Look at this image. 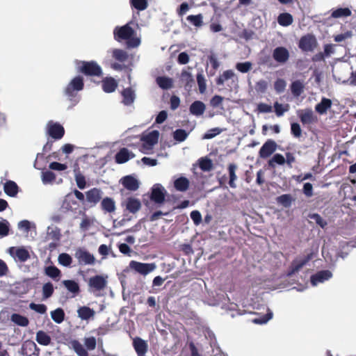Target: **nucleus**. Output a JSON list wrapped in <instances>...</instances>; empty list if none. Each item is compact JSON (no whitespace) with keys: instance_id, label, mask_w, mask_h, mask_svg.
Returning <instances> with one entry per match:
<instances>
[{"instance_id":"obj_9","label":"nucleus","mask_w":356,"mask_h":356,"mask_svg":"<svg viewBox=\"0 0 356 356\" xmlns=\"http://www.w3.org/2000/svg\"><path fill=\"white\" fill-rule=\"evenodd\" d=\"M166 191L159 184H154L151 189L150 200L159 207L163 204L165 200Z\"/></svg>"},{"instance_id":"obj_8","label":"nucleus","mask_w":356,"mask_h":356,"mask_svg":"<svg viewBox=\"0 0 356 356\" xmlns=\"http://www.w3.org/2000/svg\"><path fill=\"white\" fill-rule=\"evenodd\" d=\"M316 37L311 33L302 36L299 40L298 47L303 51H313L317 47Z\"/></svg>"},{"instance_id":"obj_31","label":"nucleus","mask_w":356,"mask_h":356,"mask_svg":"<svg viewBox=\"0 0 356 356\" xmlns=\"http://www.w3.org/2000/svg\"><path fill=\"white\" fill-rule=\"evenodd\" d=\"M205 108V105L202 102L195 101L190 106L189 110L191 114L199 116L204 113Z\"/></svg>"},{"instance_id":"obj_37","label":"nucleus","mask_w":356,"mask_h":356,"mask_svg":"<svg viewBox=\"0 0 356 356\" xmlns=\"http://www.w3.org/2000/svg\"><path fill=\"white\" fill-rule=\"evenodd\" d=\"M293 17L288 13H283L280 14L277 17V22L282 26H288L293 23Z\"/></svg>"},{"instance_id":"obj_16","label":"nucleus","mask_w":356,"mask_h":356,"mask_svg":"<svg viewBox=\"0 0 356 356\" xmlns=\"http://www.w3.org/2000/svg\"><path fill=\"white\" fill-rule=\"evenodd\" d=\"M231 79L232 83L234 85H237L238 83V77L236 76L233 70H227L223 72L222 74H220L216 80V83L218 86H222L225 81Z\"/></svg>"},{"instance_id":"obj_20","label":"nucleus","mask_w":356,"mask_h":356,"mask_svg":"<svg viewBox=\"0 0 356 356\" xmlns=\"http://www.w3.org/2000/svg\"><path fill=\"white\" fill-rule=\"evenodd\" d=\"M133 346L138 355H145L148 350L147 343L140 337L134 339Z\"/></svg>"},{"instance_id":"obj_41","label":"nucleus","mask_w":356,"mask_h":356,"mask_svg":"<svg viewBox=\"0 0 356 356\" xmlns=\"http://www.w3.org/2000/svg\"><path fill=\"white\" fill-rule=\"evenodd\" d=\"M199 167L204 172H209L213 169L212 161L207 157H202L199 159Z\"/></svg>"},{"instance_id":"obj_17","label":"nucleus","mask_w":356,"mask_h":356,"mask_svg":"<svg viewBox=\"0 0 356 356\" xmlns=\"http://www.w3.org/2000/svg\"><path fill=\"white\" fill-rule=\"evenodd\" d=\"M273 57L277 62L284 63L289 60V52L286 48L278 47L273 50Z\"/></svg>"},{"instance_id":"obj_35","label":"nucleus","mask_w":356,"mask_h":356,"mask_svg":"<svg viewBox=\"0 0 356 356\" xmlns=\"http://www.w3.org/2000/svg\"><path fill=\"white\" fill-rule=\"evenodd\" d=\"M159 137V132L156 130H154L146 136H143L142 140L152 147L158 143Z\"/></svg>"},{"instance_id":"obj_11","label":"nucleus","mask_w":356,"mask_h":356,"mask_svg":"<svg viewBox=\"0 0 356 356\" xmlns=\"http://www.w3.org/2000/svg\"><path fill=\"white\" fill-rule=\"evenodd\" d=\"M102 195V191L99 188H92L86 192V202L92 207L101 200Z\"/></svg>"},{"instance_id":"obj_59","label":"nucleus","mask_w":356,"mask_h":356,"mask_svg":"<svg viewBox=\"0 0 356 356\" xmlns=\"http://www.w3.org/2000/svg\"><path fill=\"white\" fill-rule=\"evenodd\" d=\"M286 81L282 79H277L274 83V88L277 93L284 92L286 88Z\"/></svg>"},{"instance_id":"obj_32","label":"nucleus","mask_w":356,"mask_h":356,"mask_svg":"<svg viewBox=\"0 0 356 356\" xmlns=\"http://www.w3.org/2000/svg\"><path fill=\"white\" fill-rule=\"evenodd\" d=\"M332 106V101L330 99L323 97L321 102L315 106V110L319 114L326 113L327 111Z\"/></svg>"},{"instance_id":"obj_44","label":"nucleus","mask_w":356,"mask_h":356,"mask_svg":"<svg viewBox=\"0 0 356 356\" xmlns=\"http://www.w3.org/2000/svg\"><path fill=\"white\" fill-rule=\"evenodd\" d=\"M275 163L278 165H284L285 163V158L284 156L281 154H275L268 162V166L270 168H275Z\"/></svg>"},{"instance_id":"obj_19","label":"nucleus","mask_w":356,"mask_h":356,"mask_svg":"<svg viewBox=\"0 0 356 356\" xmlns=\"http://www.w3.org/2000/svg\"><path fill=\"white\" fill-rule=\"evenodd\" d=\"M332 275V273L328 270L318 271L316 274L312 275L311 283L312 285L315 286L318 283L323 282L324 281L329 280Z\"/></svg>"},{"instance_id":"obj_10","label":"nucleus","mask_w":356,"mask_h":356,"mask_svg":"<svg viewBox=\"0 0 356 356\" xmlns=\"http://www.w3.org/2000/svg\"><path fill=\"white\" fill-rule=\"evenodd\" d=\"M129 267L140 275H146L154 271L156 266L154 263H141L133 260L130 261Z\"/></svg>"},{"instance_id":"obj_56","label":"nucleus","mask_w":356,"mask_h":356,"mask_svg":"<svg viewBox=\"0 0 356 356\" xmlns=\"http://www.w3.org/2000/svg\"><path fill=\"white\" fill-rule=\"evenodd\" d=\"M236 68L237 70L242 73H246L251 70L252 63L249 61H246L244 63H238L236 65Z\"/></svg>"},{"instance_id":"obj_29","label":"nucleus","mask_w":356,"mask_h":356,"mask_svg":"<svg viewBox=\"0 0 356 356\" xmlns=\"http://www.w3.org/2000/svg\"><path fill=\"white\" fill-rule=\"evenodd\" d=\"M4 192L10 197H15L19 191L17 184L11 180L7 181L3 186Z\"/></svg>"},{"instance_id":"obj_4","label":"nucleus","mask_w":356,"mask_h":356,"mask_svg":"<svg viewBox=\"0 0 356 356\" xmlns=\"http://www.w3.org/2000/svg\"><path fill=\"white\" fill-rule=\"evenodd\" d=\"M83 79L80 76H77L72 79L67 84L65 89V94L72 100V98L76 97V92L83 90Z\"/></svg>"},{"instance_id":"obj_38","label":"nucleus","mask_w":356,"mask_h":356,"mask_svg":"<svg viewBox=\"0 0 356 356\" xmlns=\"http://www.w3.org/2000/svg\"><path fill=\"white\" fill-rule=\"evenodd\" d=\"M37 342L42 346H48L51 343V337L44 331L40 330L36 333Z\"/></svg>"},{"instance_id":"obj_63","label":"nucleus","mask_w":356,"mask_h":356,"mask_svg":"<svg viewBox=\"0 0 356 356\" xmlns=\"http://www.w3.org/2000/svg\"><path fill=\"white\" fill-rule=\"evenodd\" d=\"M289 106L286 104L285 108L282 106V104L278 103L276 102L274 104V108H275V112L277 115V116L280 117L282 116L284 112L288 111Z\"/></svg>"},{"instance_id":"obj_36","label":"nucleus","mask_w":356,"mask_h":356,"mask_svg":"<svg viewBox=\"0 0 356 356\" xmlns=\"http://www.w3.org/2000/svg\"><path fill=\"white\" fill-rule=\"evenodd\" d=\"M74 179L77 185V187L83 190L86 187V180L85 176L80 172L79 168L77 167L74 170Z\"/></svg>"},{"instance_id":"obj_3","label":"nucleus","mask_w":356,"mask_h":356,"mask_svg":"<svg viewBox=\"0 0 356 356\" xmlns=\"http://www.w3.org/2000/svg\"><path fill=\"white\" fill-rule=\"evenodd\" d=\"M78 72L86 76H102L103 74L102 69L96 61L79 60L76 62Z\"/></svg>"},{"instance_id":"obj_62","label":"nucleus","mask_w":356,"mask_h":356,"mask_svg":"<svg viewBox=\"0 0 356 356\" xmlns=\"http://www.w3.org/2000/svg\"><path fill=\"white\" fill-rule=\"evenodd\" d=\"M273 317L272 312H268L266 314L260 318L252 319V322L255 324H264L267 323Z\"/></svg>"},{"instance_id":"obj_53","label":"nucleus","mask_w":356,"mask_h":356,"mask_svg":"<svg viewBox=\"0 0 356 356\" xmlns=\"http://www.w3.org/2000/svg\"><path fill=\"white\" fill-rule=\"evenodd\" d=\"M56 179V175L50 171L46 170L42 173V180L44 184H49L53 182Z\"/></svg>"},{"instance_id":"obj_15","label":"nucleus","mask_w":356,"mask_h":356,"mask_svg":"<svg viewBox=\"0 0 356 356\" xmlns=\"http://www.w3.org/2000/svg\"><path fill=\"white\" fill-rule=\"evenodd\" d=\"M9 253L13 257H17V259L21 262H24L30 258V254L29 251L24 247H11L9 248Z\"/></svg>"},{"instance_id":"obj_54","label":"nucleus","mask_w":356,"mask_h":356,"mask_svg":"<svg viewBox=\"0 0 356 356\" xmlns=\"http://www.w3.org/2000/svg\"><path fill=\"white\" fill-rule=\"evenodd\" d=\"M133 7L138 10H144L147 7V0H130Z\"/></svg>"},{"instance_id":"obj_48","label":"nucleus","mask_w":356,"mask_h":356,"mask_svg":"<svg viewBox=\"0 0 356 356\" xmlns=\"http://www.w3.org/2000/svg\"><path fill=\"white\" fill-rule=\"evenodd\" d=\"M113 57L120 62H124L128 58V54L124 50L115 49L113 51Z\"/></svg>"},{"instance_id":"obj_12","label":"nucleus","mask_w":356,"mask_h":356,"mask_svg":"<svg viewBox=\"0 0 356 356\" xmlns=\"http://www.w3.org/2000/svg\"><path fill=\"white\" fill-rule=\"evenodd\" d=\"M277 148L276 143L273 140H268L260 148L259 154L262 159L269 157Z\"/></svg>"},{"instance_id":"obj_42","label":"nucleus","mask_w":356,"mask_h":356,"mask_svg":"<svg viewBox=\"0 0 356 356\" xmlns=\"http://www.w3.org/2000/svg\"><path fill=\"white\" fill-rule=\"evenodd\" d=\"M291 90L294 96L298 97L304 90V85L299 80L295 81L291 84Z\"/></svg>"},{"instance_id":"obj_55","label":"nucleus","mask_w":356,"mask_h":356,"mask_svg":"<svg viewBox=\"0 0 356 356\" xmlns=\"http://www.w3.org/2000/svg\"><path fill=\"white\" fill-rule=\"evenodd\" d=\"M291 133L296 138H300L302 136V129L298 123L291 124Z\"/></svg>"},{"instance_id":"obj_50","label":"nucleus","mask_w":356,"mask_h":356,"mask_svg":"<svg viewBox=\"0 0 356 356\" xmlns=\"http://www.w3.org/2000/svg\"><path fill=\"white\" fill-rule=\"evenodd\" d=\"M54 291L53 284L51 282L45 283L42 286L43 298L47 299L50 298L53 295Z\"/></svg>"},{"instance_id":"obj_52","label":"nucleus","mask_w":356,"mask_h":356,"mask_svg":"<svg viewBox=\"0 0 356 356\" xmlns=\"http://www.w3.org/2000/svg\"><path fill=\"white\" fill-rule=\"evenodd\" d=\"M197 82L200 93H204L207 89L206 80L202 72H199L197 74Z\"/></svg>"},{"instance_id":"obj_49","label":"nucleus","mask_w":356,"mask_h":356,"mask_svg":"<svg viewBox=\"0 0 356 356\" xmlns=\"http://www.w3.org/2000/svg\"><path fill=\"white\" fill-rule=\"evenodd\" d=\"M58 261L60 265L68 267L72 263V258L67 253H61L58 256Z\"/></svg>"},{"instance_id":"obj_39","label":"nucleus","mask_w":356,"mask_h":356,"mask_svg":"<svg viewBox=\"0 0 356 356\" xmlns=\"http://www.w3.org/2000/svg\"><path fill=\"white\" fill-rule=\"evenodd\" d=\"M186 20L195 27H201L203 25V15L200 13L198 15H191L186 17Z\"/></svg>"},{"instance_id":"obj_22","label":"nucleus","mask_w":356,"mask_h":356,"mask_svg":"<svg viewBox=\"0 0 356 356\" xmlns=\"http://www.w3.org/2000/svg\"><path fill=\"white\" fill-rule=\"evenodd\" d=\"M312 254H309L302 260L296 259L293 261L288 273L289 275L298 272L312 259Z\"/></svg>"},{"instance_id":"obj_60","label":"nucleus","mask_w":356,"mask_h":356,"mask_svg":"<svg viewBox=\"0 0 356 356\" xmlns=\"http://www.w3.org/2000/svg\"><path fill=\"white\" fill-rule=\"evenodd\" d=\"M48 234V237L57 242V241H59L60 238H61V233H60V229L59 228H55L54 229H52L51 231L50 232H48L47 233Z\"/></svg>"},{"instance_id":"obj_2","label":"nucleus","mask_w":356,"mask_h":356,"mask_svg":"<svg viewBox=\"0 0 356 356\" xmlns=\"http://www.w3.org/2000/svg\"><path fill=\"white\" fill-rule=\"evenodd\" d=\"M85 347L78 340L71 341L72 348L78 356H89L88 351L93 350L97 346V340L95 337H85L83 339Z\"/></svg>"},{"instance_id":"obj_24","label":"nucleus","mask_w":356,"mask_h":356,"mask_svg":"<svg viewBox=\"0 0 356 356\" xmlns=\"http://www.w3.org/2000/svg\"><path fill=\"white\" fill-rule=\"evenodd\" d=\"M118 87V82L113 77H106L102 81V90L106 93L114 92Z\"/></svg>"},{"instance_id":"obj_64","label":"nucleus","mask_w":356,"mask_h":356,"mask_svg":"<svg viewBox=\"0 0 356 356\" xmlns=\"http://www.w3.org/2000/svg\"><path fill=\"white\" fill-rule=\"evenodd\" d=\"M190 216L195 225H198L201 223L202 215L199 211L195 210L191 211Z\"/></svg>"},{"instance_id":"obj_34","label":"nucleus","mask_w":356,"mask_h":356,"mask_svg":"<svg viewBox=\"0 0 356 356\" xmlns=\"http://www.w3.org/2000/svg\"><path fill=\"white\" fill-rule=\"evenodd\" d=\"M63 284L68 290L73 293V297L76 296L80 293V287L79 284L74 280H67L63 281Z\"/></svg>"},{"instance_id":"obj_46","label":"nucleus","mask_w":356,"mask_h":356,"mask_svg":"<svg viewBox=\"0 0 356 356\" xmlns=\"http://www.w3.org/2000/svg\"><path fill=\"white\" fill-rule=\"evenodd\" d=\"M188 136V133L182 129H177L173 132V138L177 142L184 141Z\"/></svg>"},{"instance_id":"obj_27","label":"nucleus","mask_w":356,"mask_h":356,"mask_svg":"<svg viewBox=\"0 0 356 356\" xmlns=\"http://www.w3.org/2000/svg\"><path fill=\"white\" fill-rule=\"evenodd\" d=\"M156 83L163 90H169L173 88V79L166 76H159L156 78Z\"/></svg>"},{"instance_id":"obj_61","label":"nucleus","mask_w":356,"mask_h":356,"mask_svg":"<svg viewBox=\"0 0 356 356\" xmlns=\"http://www.w3.org/2000/svg\"><path fill=\"white\" fill-rule=\"evenodd\" d=\"M9 234V222L6 220L0 221V236L3 237Z\"/></svg>"},{"instance_id":"obj_43","label":"nucleus","mask_w":356,"mask_h":356,"mask_svg":"<svg viewBox=\"0 0 356 356\" xmlns=\"http://www.w3.org/2000/svg\"><path fill=\"white\" fill-rule=\"evenodd\" d=\"M11 319L15 323L22 327H26L29 323V321L26 317L18 314H13Z\"/></svg>"},{"instance_id":"obj_33","label":"nucleus","mask_w":356,"mask_h":356,"mask_svg":"<svg viewBox=\"0 0 356 356\" xmlns=\"http://www.w3.org/2000/svg\"><path fill=\"white\" fill-rule=\"evenodd\" d=\"M237 170V165L235 163H229L227 167V170L229 173V186L232 188H235L236 187V184H235V181L237 180V176L236 175V171Z\"/></svg>"},{"instance_id":"obj_45","label":"nucleus","mask_w":356,"mask_h":356,"mask_svg":"<svg viewBox=\"0 0 356 356\" xmlns=\"http://www.w3.org/2000/svg\"><path fill=\"white\" fill-rule=\"evenodd\" d=\"M45 274L51 278L56 279L60 276V270L55 266H49L44 269Z\"/></svg>"},{"instance_id":"obj_30","label":"nucleus","mask_w":356,"mask_h":356,"mask_svg":"<svg viewBox=\"0 0 356 356\" xmlns=\"http://www.w3.org/2000/svg\"><path fill=\"white\" fill-rule=\"evenodd\" d=\"M78 316L82 319L87 321L90 318H92L95 312V311L87 306L80 307L77 310Z\"/></svg>"},{"instance_id":"obj_13","label":"nucleus","mask_w":356,"mask_h":356,"mask_svg":"<svg viewBox=\"0 0 356 356\" xmlns=\"http://www.w3.org/2000/svg\"><path fill=\"white\" fill-rule=\"evenodd\" d=\"M179 86H184L186 90H191L194 85V79L191 74L186 71L182 70L179 76Z\"/></svg>"},{"instance_id":"obj_57","label":"nucleus","mask_w":356,"mask_h":356,"mask_svg":"<svg viewBox=\"0 0 356 356\" xmlns=\"http://www.w3.org/2000/svg\"><path fill=\"white\" fill-rule=\"evenodd\" d=\"M309 218L314 220L316 223L322 228H325L327 223L318 213H313L309 216Z\"/></svg>"},{"instance_id":"obj_5","label":"nucleus","mask_w":356,"mask_h":356,"mask_svg":"<svg viewBox=\"0 0 356 356\" xmlns=\"http://www.w3.org/2000/svg\"><path fill=\"white\" fill-rule=\"evenodd\" d=\"M46 134L54 140H58L64 136L65 129L60 123L49 120L47 124Z\"/></svg>"},{"instance_id":"obj_28","label":"nucleus","mask_w":356,"mask_h":356,"mask_svg":"<svg viewBox=\"0 0 356 356\" xmlns=\"http://www.w3.org/2000/svg\"><path fill=\"white\" fill-rule=\"evenodd\" d=\"M190 186L188 179L185 177H180L174 181V187L177 191L185 192Z\"/></svg>"},{"instance_id":"obj_40","label":"nucleus","mask_w":356,"mask_h":356,"mask_svg":"<svg viewBox=\"0 0 356 356\" xmlns=\"http://www.w3.org/2000/svg\"><path fill=\"white\" fill-rule=\"evenodd\" d=\"M65 316V312L62 308H57L56 309L51 312V318L58 324L61 323L64 321Z\"/></svg>"},{"instance_id":"obj_51","label":"nucleus","mask_w":356,"mask_h":356,"mask_svg":"<svg viewBox=\"0 0 356 356\" xmlns=\"http://www.w3.org/2000/svg\"><path fill=\"white\" fill-rule=\"evenodd\" d=\"M277 201L284 207H289L291 204L292 197L289 194H284L277 197Z\"/></svg>"},{"instance_id":"obj_14","label":"nucleus","mask_w":356,"mask_h":356,"mask_svg":"<svg viewBox=\"0 0 356 356\" xmlns=\"http://www.w3.org/2000/svg\"><path fill=\"white\" fill-rule=\"evenodd\" d=\"M300 122L303 124H310L317 121V117L311 108L302 110L298 113Z\"/></svg>"},{"instance_id":"obj_21","label":"nucleus","mask_w":356,"mask_h":356,"mask_svg":"<svg viewBox=\"0 0 356 356\" xmlns=\"http://www.w3.org/2000/svg\"><path fill=\"white\" fill-rule=\"evenodd\" d=\"M134 154L129 151L126 147L121 148L115 156V160L117 163L122 164L134 158Z\"/></svg>"},{"instance_id":"obj_58","label":"nucleus","mask_w":356,"mask_h":356,"mask_svg":"<svg viewBox=\"0 0 356 356\" xmlns=\"http://www.w3.org/2000/svg\"><path fill=\"white\" fill-rule=\"evenodd\" d=\"M29 308L41 314H43L47 312V306L44 304H35L34 302H31L29 305Z\"/></svg>"},{"instance_id":"obj_6","label":"nucleus","mask_w":356,"mask_h":356,"mask_svg":"<svg viewBox=\"0 0 356 356\" xmlns=\"http://www.w3.org/2000/svg\"><path fill=\"white\" fill-rule=\"evenodd\" d=\"M88 285L90 291L95 293L104 290L107 286V276L97 275L89 278Z\"/></svg>"},{"instance_id":"obj_26","label":"nucleus","mask_w":356,"mask_h":356,"mask_svg":"<svg viewBox=\"0 0 356 356\" xmlns=\"http://www.w3.org/2000/svg\"><path fill=\"white\" fill-rule=\"evenodd\" d=\"M100 207L104 213H113L116 209L114 200L109 197L102 199Z\"/></svg>"},{"instance_id":"obj_1","label":"nucleus","mask_w":356,"mask_h":356,"mask_svg":"<svg viewBox=\"0 0 356 356\" xmlns=\"http://www.w3.org/2000/svg\"><path fill=\"white\" fill-rule=\"evenodd\" d=\"M132 22L127 23L122 26H116L113 30L114 39L118 42L127 41L129 48H135L140 43V38H137L136 31L131 26Z\"/></svg>"},{"instance_id":"obj_25","label":"nucleus","mask_w":356,"mask_h":356,"mask_svg":"<svg viewBox=\"0 0 356 356\" xmlns=\"http://www.w3.org/2000/svg\"><path fill=\"white\" fill-rule=\"evenodd\" d=\"M126 209L131 213H136L141 208L140 201L135 197H128L125 201Z\"/></svg>"},{"instance_id":"obj_18","label":"nucleus","mask_w":356,"mask_h":356,"mask_svg":"<svg viewBox=\"0 0 356 356\" xmlns=\"http://www.w3.org/2000/svg\"><path fill=\"white\" fill-rule=\"evenodd\" d=\"M120 183L127 190L135 191L139 188L138 181L131 175H127L120 179Z\"/></svg>"},{"instance_id":"obj_23","label":"nucleus","mask_w":356,"mask_h":356,"mask_svg":"<svg viewBox=\"0 0 356 356\" xmlns=\"http://www.w3.org/2000/svg\"><path fill=\"white\" fill-rule=\"evenodd\" d=\"M122 96V104L125 106L131 105L136 99V95L134 90L131 88H127L122 90L121 92Z\"/></svg>"},{"instance_id":"obj_7","label":"nucleus","mask_w":356,"mask_h":356,"mask_svg":"<svg viewBox=\"0 0 356 356\" xmlns=\"http://www.w3.org/2000/svg\"><path fill=\"white\" fill-rule=\"evenodd\" d=\"M74 257L79 265H94L96 259L92 254L88 250L79 248L76 250Z\"/></svg>"},{"instance_id":"obj_47","label":"nucleus","mask_w":356,"mask_h":356,"mask_svg":"<svg viewBox=\"0 0 356 356\" xmlns=\"http://www.w3.org/2000/svg\"><path fill=\"white\" fill-rule=\"evenodd\" d=\"M351 15V10L348 8H340L334 10L331 16L334 18L348 17Z\"/></svg>"}]
</instances>
